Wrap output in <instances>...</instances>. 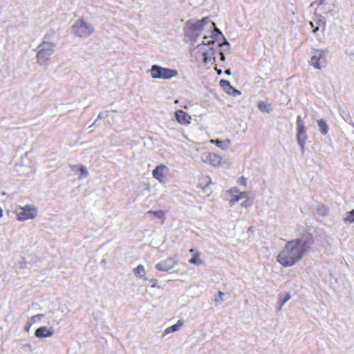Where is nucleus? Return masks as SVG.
I'll use <instances>...</instances> for the list:
<instances>
[{"mask_svg":"<svg viewBox=\"0 0 354 354\" xmlns=\"http://www.w3.org/2000/svg\"><path fill=\"white\" fill-rule=\"evenodd\" d=\"M31 325H32V322H27L26 324V326H25V330L26 331H28L31 327Z\"/></svg>","mask_w":354,"mask_h":354,"instance_id":"nucleus-34","label":"nucleus"},{"mask_svg":"<svg viewBox=\"0 0 354 354\" xmlns=\"http://www.w3.org/2000/svg\"><path fill=\"white\" fill-rule=\"evenodd\" d=\"M230 205H234L236 203L240 202V204L242 207H247L250 205V203L248 202V194L245 192H240L236 188L232 189L230 191Z\"/></svg>","mask_w":354,"mask_h":354,"instance_id":"nucleus-6","label":"nucleus"},{"mask_svg":"<svg viewBox=\"0 0 354 354\" xmlns=\"http://www.w3.org/2000/svg\"><path fill=\"white\" fill-rule=\"evenodd\" d=\"M328 212V209L326 206L319 204L317 207V213L321 216H326Z\"/></svg>","mask_w":354,"mask_h":354,"instance_id":"nucleus-24","label":"nucleus"},{"mask_svg":"<svg viewBox=\"0 0 354 354\" xmlns=\"http://www.w3.org/2000/svg\"><path fill=\"white\" fill-rule=\"evenodd\" d=\"M169 169L165 165H160L157 166L152 172L153 178L157 179L159 182H162L165 177L168 174Z\"/></svg>","mask_w":354,"mask_h":354,"instance_id":"nucleus-11","label":"nucleus"},{"mask_svg":"<svg viewBox=\"0 0 354 354\" xmlns=\"http://www.w3.org/2000/svg\"><path fill=\"white\" fill-rule=\"evenodd\" d=\"M97 120H95L92 125H90V127H92V126L95 125V124L96 123Z\"/></svg>","mask_w":354,"mask_h":354,"instance_id":"nucleus-42","label":"nucleus"},{"mask_svg":"<svg viewBox=\"0 0 354 354\" xmlns=\"http://www.w3.org/2000/svg\"><path fill=\"white\" fill-rule=\"evenodd\" d=\"M3 216V210L0 207V218H1Z\"/></svg>","mask_w":354,"mask_h":354,"instance_id":"nucleus-41","label":"nucleus"},{"mask_svg":"<svg viewBox=\"0 0 354 354\" xmlns=\"http://www.w3.org/2000/svg\"><path fill=\"white\" fill-rule=\"evenodd\" d=\"M217 73H218V74H221V70H217Z\"/></svg>","mask_w":354,"mask_h":354,"instance_id":"nucleus-43","label":"nucleus"},{"mask_svg":"<svg viewBox=\"0 0 354 354\" xmlns=\"http://www.w3.org/2000/svg\"><path fill=\"white\" fill-rule=\"evenodd\" d=\"M258 108L262 111L265 113H270L272 110V106L271 104L267 103L263 101H260L258 103Z\"/></svg>","mask_w":354,"mask_h":354,"instance_id":"nucleus-19","label":"nucleus"},{"mask_svg":"<svg viewBox=\"0 0 354 354\" xmlns=\"http://www.w3.org/2000/svg\"><path fill=\"white\" fill-rule=\"evenodd\" d=\"M189 252L192 253L194 255V254H195V250H194V249H193V248H192V249H190V250H189Z\"/></svg>","mask_w":354,"mask_h":354,"instance_id":"nucleus-40","label":"nucleus"},{"mask_svg":"<svg viewBox=\"0 0 354 354\" xmlns=\"http://www.w3.org/2000/svg\"><path fill=\"white\" fill-rule=\"evenodd\" d=\"M72 32L80 37H87L94 32L93 26L81 19L75 21L71 26Z\"/></svg>","mask_w":354,"mask_h":354,"instance_id":"nucleus-3","label":"nucleus"},{"mask_svg":"<svg viewBox=\"0 0 354 354\" xmlns=\"http://www.w3.org/2000/svg\"><path fill=\"white\" fill-rule=\"evenodd\" d=\"M150 281L152 283L151 286L152 288H153V287H155V286H156V283H157V282H158V280H157V279H151V280H150Z\"/></svg>","mask_w":354,"mask_h":354,"instance_id":"nucleus-35","label":"nucleus"},{"mask_svg":"<svg viewBox=\"0 0 354 354\" xmlns=\"http://www.w3.org/2000/svg\"><path fill=\"white\" fill-rule=\"evenodd\" d=\"M297 129L300 128V127H305V125H304V122L302 121V119H301V117L300 115H299L297 118Z\"/></svg>","mask_w":354,"mask_h":354,"instance_id":"nucleus-30","label":"nucleus"},{"mask_svg":"<svg viewBox=\"0 0 354 354\" xmlns=\"http://www.w3.org/2000/svg\"><path fill=\"white\" fill-rule=\"evenodd\" d=\"M310 26L313 28V31L314 33L317 32V31L319 30V26H315L313 22L312 21L310 22Z\"/></svg>","mask_w":354,"mask_h":354,"instance_id":"nucleus-33","label":"nucleus"},{"mask_svg":"<svg viewBox=\"0 0 354 354\" xmlns=\"http://www.w3.org/2000/svg\"><path fill=\"white\" fill-rule=\"evenodd\" d=\"M150 72L151 77L155 79L170 80L178 75L176 70L164 68L157 64L151 66Z\"/></svg>","mask_w":354,"mask_h":354,"instance_id":"nucleus-4","label":"nucleus"},{"mask_svg":"<svg viewBox=\"0 0 354 354\" xmlns=\"http://www.w3.org/2000/svg\"><path fill=\"white\" fill-rule=\"evenodd\" d=\"M212 25L214 26V33H217L218 35H220L221 37H222V38L223 39L224 41L223 43H221V44H219V46L222 47L223 46H227L228 48L230 46V44L229 42L227 41V39L224 37V36L223 35L221 31L217 28L215 26V23L214 22H212Z\"/></svg>","mask_w":354,"mask_h":354,"instance_id":"nucleus-23","label":"nucleus"},{"mask_svg":"<svg viewBox=\"0 0 354 354\" xmlns=\"http://www.w3.org/2000/svg\"><path fill=\"white\" fill-rule=\"evenodd\" d=\"M201 159L203 162L209 164L212 166H218L221 162V158L218 155L205 151L201 153Z\"/></svg>","mask_w":354,"mask_h":354,"instance_id":"nucleus-8","label":"nucleus"},{"mask_svg":"<svg viewBox=\"0 0 354 354\" xmlns=\"http://www.w3.org/2000/svg\"><path fill=\"white\" fill-rule=\"evenodd\" d=\"M317 123H318V126H319L320 132L323 135H326L328 131V127L327 124L326 123V122L322 119V120H318Z\"/></svg>","mask_w":354,"mask_h":354,"instance_id":"nucleus-22","label":"nucleus"},{"mask_svg":"<svg viewBox=\"0 0 354 354\" xmlns=\"http://www.w3.org/2000/svg\"><path fill=\"white\" fill-rule=\"evenodd\" d=\"M220 86L223 88V89L226 91L228 94L236 96L241 95V92L236 88H234L232 86H231L230 83L227 80H221L220 81Z\"/></svg>","mask_w":354,"mask_h":354,"instance_id":"nucleus-14","label":"nucleus"},{"mask_svg":"<svg viewBox=\"0 0 354 354\" xmlns=\"http://www.w3.org/2000/svg\"><path fill=\"white\" fill-rule=\"evenodd\" d=\"M214 44V40H212V41H207V44H205L204 41L203 42V44H201L199 45H198L197 48L200 50H203V62L205 64H207L209 62H210L211 60V57H212V55H213L214 54V51L212 48V47H209V50L207 51V50H203V48L205 46V45H207V46H211L212 44Z\"/></svg>","mask_w":354,"mask_h":354,"instance_id":"nucleus-10","label":"nucleus"},{"mask_svg":"<svg viewBox=\"0 0 354 354\" xmlns=\"http://www.w3.org/2000/svg\"><path fill=\"white\" fill-rule=\"evenodd\" d=\"M211 143H214L216 145L217 147L219 148L227 150L230 147V141L229 140H221L218 139L216 140H211Z\"/></svg>","mask_w":354,"mask_h":354,"instance_id":"nucleus-16","label":"nucleus"},{"mask_svg":"<svg viewBox=\"0 0 354 354\" xmlns=\"http://www.w3.org/2000/svg\"><path fill=\"white\" fill-rule=\"evenodd\" d=\"M176 119L181 124H188L190 123L191 117L185 111L178 110L175 113Z\"/></svg>","mask_w":354,"mask_h":354,"instance_id":"nucleus-15","label":"nucleus"},{"mask_svg":"<svg viewBox=\"0 0 354 354\" xmlns=\"http://www.w3.org/2000/svg\"><path fill=\"white\" fill-rule=\"evenodd\" d=\"M219 55H220V59L221 61H225V57L224 53L223 52H220Z\"/></svg>","mask_w":354,"mask_h":354,"instance_id":"nucleus-36","label":"nucleus"},{"mask_svg":"<svg viewBox=\"0 0 354 354\" xmlns=\"http://www.w3.org/2000/svg\"><path fill=\"white\" fill-rule=\"evenodd\" d=\"M108 116V113L107 112H103V113H100L98 116H97V118L96 120H100V119H102V118H105Z\"/></svg>","mask_w":354,"mask_h":354,"instance_id":"nucleus-32","label":"nucleus"},{"mask_svg":"<svg viewBox=\"0 0 354 354\" xmlns=\"http://www.w3.org/2000/svg\"><path fill=\"white\" fill-rule=\"evenodd\" d=\"M221 35H218L217 33H213V38L215 39V40H218L219 39V37Z\"/></svg>","mask_w":354,"mask_h":354,"instance_id":"nucleus-38","label":"nucleus"},{"mask_svg":"<svg viewBox=\"0 0 354 354\" xmlns=\"http://www.w3.org/2000/svg\"><path fill=\"white\" fill-rule=\"evenodd\" d=\"M53 37L51 34L45 35L43 41L37 47V59L41 64L48 60L54 53L55 44L53 42Z\"/></svg>","mask_w":354,"mask_h":354,"instance_id":"nucleus-2","label":"nucleus"},{"mask_svg":"<svg viewBox=\"0 0 354 354\" xmlns=\"http://www.w3.org/2000/svg\"><path fill=\"white\" fill-rule=\"evenodd\" d=\"M44 317V315L43 314H38V315H34L31 317V320L33 322H37V320L43 318Z\"/></svg>","mask_w":354,"mask_h":354,"instance_id":"nucleus-31","label":"nucleus"},{"mask_svg":"<svg viewBox=\"0 0 354 354\" xmlns=\"http://www.w3.org/2000/svg\"><path fill=\"white\" fill-rule=\"evenodd\" d=\"M54 332L55 329L53 327L47 328L46 326H41L37 328L35 335L39 338H44L52 336Z\"/></svg>","mask_w":354,"mask_h":354,"instance_id":"nucleus-13","label":"nucleus"},{"mask_svg":"<svg viewBox=\"0 0 354 354\" xmlns=\"http://www.w3.org/2000/svg\"><path fill=\"white\" fill-rule=\"evenodd\" d=\"M326 49H314L312 51L310 64L315 68L322 69L324 68L327 63L326 54Z\"/></svg>","mask_w":354,"mask_h":354,"instance_id":"nucleus-5","label":"nucleus"},{"mask_svg":"<svg viewBox=\"0 0 354 354\" xmlns=\"http://www.w3.org/2000/svg\"><path fill=\"white\" fill-rule=\"evenodd\" d=\"M224 293L221 291H218V295L215 297L214 301L216 304H220L223 301Z\"/></svg>","mask_w":354,"mask_h":354,"instance_id":"nucleus-28","label":"nucleus"},{"mask_svg":"<svg viewBox=\"0 0 354 354\" xmlns=\"http://www.w3.org/2000/svg\"><path fill=\"white\" fill-rule=\"evenodd\" d=\"M297 139L301 147V153H304L305 151V144L307 140L306 127H300V128L297 129Z\"/></svg>","mask_w":354,"mask_h":354,"instance_id":"nucleus-12","label":"nucleus"},{"mask_svg":"<svg viewBox=\"0 0 354 354\" xmlns=\"http://www.w3.org/2000/svg\"><path fill=\"white\" fill-rule=\"evenodd\" d=\"M225 73L226 75H231V71H230V68L226 69V70L225 71Z\"/></svg>","mask_w":354,"mask_h":354,"instance_id":"nucleus-39","label":"nucleus"},{"mask_svg":"<svg viewBox=\"0 0 354 354\" xmlns=\"http://www.w3.org/2000/svg\"><path fill=\"white\" fill-rule=\"evenodd\" d=\"M183 324V320L180 319L178 321V322L176 324L172 325L171 326H169L167 328L165 331L164 334H169L175 331H177L181 326Z\"/></svg>","mask_w":354,"mask_h":354,"instance_id":"nucleus-21","label":"nucleus"},{"mask_svg":"<svg viewBox=\"0 0 354 354\" xmlns=\"http://www.w3.org/2000/svg\"><path fill=\"white\" fill-rule=\"evenodd\" d=\"M344 221L348 223H353L354 222V209H352L345 214Z\"/></svg>","mask_w":354,"mask_h":354,"instance_id":"nucleus-25","label":"nucleus"},{"mask_svg":"<svg viewBox=\"0 0 354 354\" xmlns=\"http://www.w3.org/2000/svg\"><path fill=\"white\" fill-rule=\"evenodd\" d=\"M198 252H196V254H194V257L189 260V262L195 265H201L203 261L198 258Z\"/></svg>","mask_w":354,"mask_h":354,"instance_id":"nucleus-26","label":"nucleus"},{"mask_svg":"<svg viewBox=\"0 0 354 354\" xmlns=\"http://www.w3.org/2000/svg\"><path fill=\"white\" fill-rule=\"evenodd\" d=\"M17 220L25 221L33 219L37 216V211L33 205H26L20 207L16 209Z\"/></svg>","mask_w":354,"mask_h":354,"instance_id":"nucleus-7","label":"nucleus"},{"mask_svg":"<svg viewBox=\"0 0 354 354\" xmlns=\"http://www.w3.org/2000/svg\"><path fill=\"white\" fill-rule=\"evenodd\" d=\"M80 176H79V178L80 179H82L85 177H86L88 174V170L86 169V167L84 165H81L80 167Z\"/></svg>","mask_w":354,"mask_h":354,"instance_id":"nucleus-27","label":"nucleus"},{"mask_svg":"<svg viewBox=\"0 0 354 354\" xmlns=\"http://www.w3.org/2000/svg\"><path fill=\"white\" fill-rule=\"evenodd\" d=\"M314 243L311 234L306 233L300 238L288 241L277 256L278 262L290 267L300 261L308 252Z\"/></svg>","mask_w":354,"mask_h":354,"instance_id":"nucleus-1","label":"nucleus"},{"mask_svg":"<svg viewBox=\"0 0 354 354\" xmlns=\"http://www.w3.org/2000/svg\"><path fill=\"white\" fill-rule=\"evenodd\" d=\"M209 17H204L201 20L197 21L194 24V28L196 30L201 31L205 24L209 22Z\"/></svg>","mask_w":354,"mask_h":354,"instance_id":"nucleus-18","label":"nucleus"},{"mask_svg":"<svg viewBox=\"0 0 354 354\" xmlns=\"http://www.w3.org/2000/svg\"><path fill=\"white\" fill-rule=\"evenodd\" d=\"M211 183V178L206 176L199 179L198 185L204 191L208 189L209 185Z\"/></svg>","mask_w":354,"mask_h":354,"instance_id":"nucleus-17","label":"nucleus"},{"mask_svg":"<svg viewBox=\"0 0 354 354\" xmlns=\"http://www.w3.org/2000/svg\"><path fill=\"white\" fill-rule=\"evenodd\" d=\"M133 272L136 276L139 277L144 280H149V279L145 276V268L142 265L138 266L133 269Z\"/></svg>","mask_w":354,"mask_h":354,"instance_id":"nucleus-20","label":"nucleus"},{"mask_svg":"<svg viewBox=\"0 0 354 354\" xmlns=\"http://www.w3.org/2000/svg\"><path fill=\"white\" fill-rule=\"evenodd\" d=\"M290 298H291L290 295L289 294H286V295L285 296V297L282 300L281 304L279 308H278V310H281L282 307L286 304V303L288 301H289L290 299Z\"/></svg>","mask_w":354,"mask_h":354,"instance_id":"nucleus-29","label":"nucleus"},{"mask_svg":"<svg viewBox=\"0 0 354 354\" xmlns=\"http://www.w3.org/2000/svg\"><path fill=\"white\" fill-rule=\"evenodd\" d=\"M241 184L245 186L246 185V179L243 177L241 178Z\"/></svg>","mask_w":354,"mask_h":354,"instance_id":"nucleus-37","label":"nucleus"},{"mask_svg":"<svg viewBox=\"0 0 354 354\" xmlns=\"http://www.w3.org/2000/svg\"><path fill=\"white\" fill-rule=\"evenodd\" d=\"M176 264L177 260L175 258H168L157 263L156 265V268L160 271L168 272Z\"/></svg>","mask_w":354,"mask_h":354,"instance_id":"nucleus-9","label":"nucleus"}]
</instances>
